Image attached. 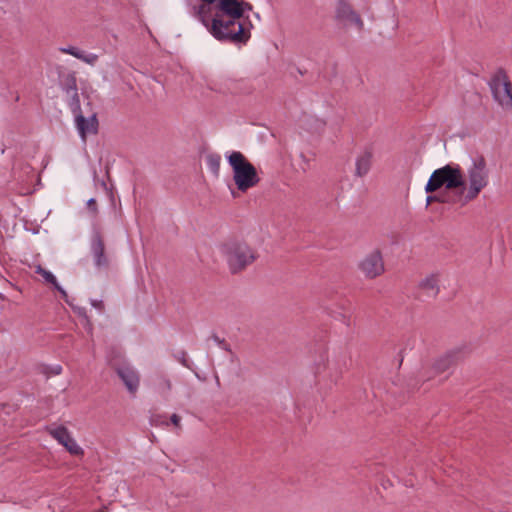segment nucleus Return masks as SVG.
<instances>
[{"label":"nucleus","mask_w":512,"mask_h":512,"mask_svg":"<svg viewBox=\"0 0 512 512\" xmlns=\"http://www.w3.org/2000/svg\"><path fill=\"white\" fill-rule=\"evenodd\" d=\"M62 90L69 95L70 93L78 92L77 79L75 72L68 73L64 76L61 83Z\"/></svg>","instance_id":"19"},{"label":"nucleus","mask_w":512,"mask_h":512,"mask_svg":"<svg viewBox=\"0 0 512 512\" xmlns=\"http://www.w3.org/2000/svg\"><path fill=\"white\" fill-rule=\"evenodd\" d=\"M35 272L41 275L47 283L53 286H56L58 284L56 277L50 271L44 269L42 266L38 265L36 267Z\"/></svg>","instance_id":"23"},{"label":"nucleus","mask_w":512,"mask_h":512,"mask_svg":"<svg viewBox=\"0 0 512 512\" xmlns=\"http://www.w3.org/2000/svg\"><path fill=\"white\" fill-rule=\"evenodd\" d=\"M60 370H61V368H58V369L56 370V374H59V373H60Z\"/></svg>","instance_id":"31"},{"label":"nucleus","mask_w":512,"mask_h":512,"mask_svg":"<svg viewBox=\"0 0 512 512\" xmlns=\"http://www.w3.org/2000/svg\"><path fill=\"white\" fill-rule=\"evenodd\" d=\"M492 97L504 110L512 113V83L502 68L489 81Z\"/></svg>","instance_id":"6"},{"label":"nucleus","mask_w":512,"mask_h":512,"mask_svg":"<svg viewBox=\"0 0 512 512\" xmlns=\"http://www.w3.org/2000/svg\"><path fill=\"white\" fill-rule=\"evenodd\" d=\"M91 305L100 311L104 309V304L102 300H91Z\"/></svg>","instance_id":"29"},{"label":"nucleus","mask_w":512,"mask_h":512,"mask_svg":"<svg viewBox=\"0 0 512 512\" xmlns=\"http://www.w3.org/2000/svg\"><path fill=\"white\" fill-rule=\"evenodd\" d=\"M227 159L233 170V180L239 191L246 192L260 182L256 168L241 152L233 151Z\"/></svg>","instance_id":"4"},{"label":"nucleus","mask_w":512,"mask_h":512,"mask_svg":"<svg viewBox=\"0 0 512 512\" xmlns=\"http://www.w3.org/2000/svg\"><path fill=\"white\" fill-rule=\"evenodd\" d=\"M68 97V106L73 113V115H76L78 113H81V104H80V98L78 92L70 93L67 95Z\"/></svg>","instance_id":"22"},{"label":"nucleus","mask_w":512,"mask_h":512,"mask_svg":"<svg viewBox=\"0 0 512 512\" xmlns=\"http://www.w3.org/2000/svg\"><path fill=\"white\" fill-rule=\"evenodd\" d=\"M429 195L426 197V207H428L431 203L437 202L440 204H449V205H459L458 198L455 194L449 192H443L440 194L428 193Z\"/></svg>","instance_id":"17"},{"label":"nucleus","mask_w":512,"mask_h":512,"mask_svg":"<svg viewBox=\"0 0 512 512\" xmlns=\"http://www.w3.org/2000/svg\"><path fill=\"white\" fill-rule=\"evenodd\" d=\"M76 128L83 140L86 139L87 134H96L98 132V119L94 113L89 118H85L84 115L78 113L74 115Z\"/></svg>","instance_id":"14"},{"label":"nucleus","mask_w":512,"mask_h":512,"mask_svg":"<svg viewBox=\"0 0 512 512\" xmlns=\"http://www.w3.org/2000/svg\"><path fill=\"white\" fill-rule=\"evenodd\" d=\"M87 208L93 214V217H97L98 207H97L96 200L94 198H91L87 201Z\"/></svg>","instance_id":"27"},{"label":"nucleus","mask_w":512,"mask_h":512,"mask_svg":"<svg viewBox=\"0 0 512 512\" xmlns=\"http://www.w3.org/2000/svg\"><path fill=\"white\" fill-rule=\"evenodd\" d=\"M49 434L63 445L71 455L80 456L84 454L83 449L77 444L65 426L60 425L56 428L49 429Z\"/></svg>","instance_id":"11"},{"label":"nucleus","mask_w":512,"mask_h":512,"mask_svg":"<svg viewBox=\"0 0 512 512\" xmlns=\"http://www.w3.org/2000/svg\"><path fill=\"white\" fill-rule=\"evenodd\" d=\"M90 252L97 270H109L110 258L106 252L104 236L98 225H93L90 237Z\"/></svg>","instance_id":"7"},{"label":"nucleus","mask_w":512,"mask_h":512,"mask_svg":"<svg viewBox=\"0 0 512 512\" xmlns=\"http://www.w3.org/2000/svg\"><path fill=\"white\" fill-rule=\"evenodd\" d=\"M220 249L232 274L243 271L257 259L255 251L245 242L230 240Z\"/></svg>","instance_id":"5"},{"label":"nucleus","mask_w":512,"mask_h":512,"mask_svg":"<svg viewBox=\"0 0 512 512\" xmlns=\"http://www.w3.org/2000/svg\"><path fill=\"white\" fill-rule=\"evenodd\" d=\"M467 176L468 185L466 184V189L462 190L461 188L459 191H455L460 207H464L475 200L488 185L489 173L483 156L473 159L472 165L468 168Z\"/></svg>","instance_id":"2"},{"label":"nucleus","mask_w":512,"mask_h":512,"mask_svg":"<svg viewBox=\"0 0 512 512\" xmlns=\"http://www.w3.org/2000/svg\"><path fill=\"white\" fill-rule=\"evenodd\" d=\"M221 156L217 153H210L206 156V164L211 172L218 176L220 170Z\"/></svg>","instance_id":"21"},{"label":"nucleus","mask_w":512,"mask_h":512,"mask_svg":"<svg viewBox=\"0 0 512 512\" xmlns=\"http://www.w3.org/2000/svg\"><path fill=\"white\" fill-rule=\"evenodd\" d=\"M371 162H372V153L369 151H364L356 159L355 175L358 177L365 176L371 168Z\"/></svg>","instance_id":"18"},{"label":"nucleus","mask_w":512,"mask_h":512,"mask_svg":"<svg viewBox=\"0 0 512 512\" xmlns=\"http://www.w3.org/2000/svg\"><path fill=\"white\" fill-rule=\"evenodd\" d=\"M201 4L195 6L194 16L207 28L211 25L213 18H221L223 8L221 7L223 0H200Z\"/></svg>","instance_id":"9"},{"label":"nucleus","mask_w":512,"mask_h":512,"mask_svg":"<svg viewBox=\"0 0 512 512\" xmlns=\"http://www.w3.org/2000/svg\"><path fill=\"white\" fill-rule=\"evenodd\" d=\"M54 288L61 294L62 298L65 300V302L69 305H71V302L68 300V294L67 292L59 285L57 284L54 286Z\"/></svg>","instance_id":"28"},{"label":"nucleus","mask_w":512,"mask_h":512,"mask_svg":"<svg viewBox=\"0 0 512 512\" xmlns=\"http://www.w3.org/2000/svg\"><path fill=\"white\" fill-rule=\"evenodd\" d=\"M116 373L128 392L134 395L140 384V377L137 371L128 365H122L116 368Z\"/></svg>","instance_id":"13"},{"label":"nucleus","mask_w":512,"mask_h":512,"mask_svg":"<svg viewBox=\"0 0 512 512\" xmlns=\"http://www.w3.org/2000/svg\"><path fill=\"white\" fill-rule=\"evenodd\" d=\"M175 359L177 361H179L184 367L186 368H191V365H190V362L187 358V353L186 351L184 350H181L179 352H177L175 355H174Z\"/></svg>","instance_id":"25"},{"label":"nucleus","mask_w":512,"mask_h":512,"mask_svg":"<svg viewBox=\"0 0 512 512\" xmlns=\"http://www.w3.org/2000/svg\"><path fill=\"white\" fill-rule=\"evenodd\" d=\"M335 18L340 22L352 23L356 25L359 30H362L364 27L360 15L346 0H337Z\"/></svg>","instance_id":"12"},{"label":"nucleus","mask_w":512,"mask_h":512,"mask_svg":"<svg viewBox=\"0 0 512 512\" xmlns=\"http://www.w3.org/2000/svg\"><path fill=\"white\" fill-rule=\"evenodd\" d=\"M445 192L453 193L461 188L466 189L465 175L458 164H447L432 172L425 185L426 193H435L441 188Z\"/></svg>","instance_id":"3"},{"label":"nucleus","mask_w":512,"mask_h":512,"mask_svg":"<svg viewBox=\"0 0 512 512\" xmlns=\"http://www.w3.org/2000/svg\"><path fill=\"white\" fill-rule=\"evenodd\" d=\"M75 313H77L78 316L84 318L87 323H89V318L87 315V311L84 307L74 306L72 303L70 305Z\"/></svg>","instance_id":"26"},{"label":"nucleus","mask_w":512,"mask_h":512,"mask_svg":"<svg viewBox=\"0 0 512 512\" xmlns=\"http://www.w3.org/2000/svg\"><path fill=\"white\" fill-rule=\"evenodd\" d=\"M359 269L365 275L366 278L374 279L384 273V261L382 253L379 249H375L370 252L360 262Z\"/></svg>","instance_id":"10"},{"label":"nucleus","mask_w":512,"mask_h":512,"mask_svg":"<svg viewBox=\"0 0 512 512\" xmlns=\"http://www.w3.org/2000/svg\"><path fill=\"white\" fill-rule=\"evenodd\" d=\"M59 51L64 54L72 55L75 58L82 60L83 62L90 65H94L98 60V55L93 53H86L85 51L74 46L61 47Z\"/></svg>","instance_id":"16"},{"label":"nucleus","mask_w":512,"mask_h":512,"mask_svg":"<svg viewBox=\"0 0 512 512\" xmlns=\"http://www.w3.org/2000/svg\"><path fill=\"white\" fill-rule=\"evenodd\" d=\"M468 354L469 351L464 346L451 349L434 361L432 370L435 374H441L463 362Z\"/></svg>","instance_id":"8"},{"label":"nucleus","mask_w":512,"mask_h":512,"mask_svg":"<svg viewBox=\"0 0 512 512\" xmlns=\"http://www.w3.org/2000/svg\"><path fill=\"white\" fill-rule=\"evenodd\" d=\"M170 420H171V422H172V424H173L174 426H176V427H180V420H181V418H180V416H179V415H177V414H172V415H171Z\"/></svg>","instance_id":"30"},{"label":"nucleus","mask_w":512,"mask_h":512,"mask_svg":"<svg viewBox=\"0 0 512 512\" xmlns=\"http://www.w3.org/2000/svg\"><path fill=\"white\" fill-rule=\"evenodd\" d=\"M428 297L436 298L440 292L439 278L437 274H431L421 280L418 285Z\"/></svg>","instance_id":"15"},{"label":"nucleus","mask_w":512,"mask_h":512,"mask_svg":"<svg viewBox=\"0 0 512 512\" xmlns=\"http://www.w3.org/2000/svg\"><path fill=\"white\" fill-rule=\"evenodd\" d=\"M157 392L167 396L172 388V383L169 378L164 375H158L154 382Z\"/></svg>","instance_id":"20"},{"label":"nucleus","mask_w":512,"mask_h":512,"mask_svg":"<svg viewBox=\"0 0 512 512\" xmlns=\"http://www.w3.org/2000/svg\"><path fill=\"white\" fill-rule=\"evenodd\" d=\"M211 338L220 348L229 353H232L231 346L226 342L225 339H221L217 334H212Z\"/></svg>","instance_id":"24"},{"label":"nucleus","mask_w":512,"mask_h":512,"mask_svg":"<svg viewBox=\"0 0 512 512\" xmlns=\"http://www.w3.org/2000/svg\"><path fill=\"white\" fill-rule=\"evenodd\" d=\"M221 18H213L209 33L218 41L232 44H246L251 37L253 25L244 17L253 6L244 0H223Z\"/></svg>","instance_id":"1"}]
</instances>
